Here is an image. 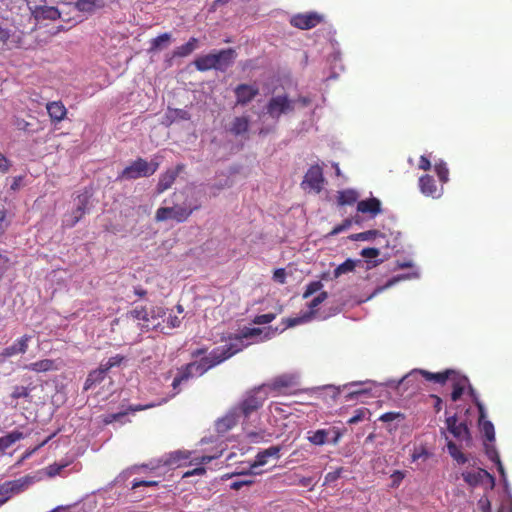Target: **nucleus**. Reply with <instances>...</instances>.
Returning a JSON list of instances; mask_svg holds the SVG:
<instances>
[{
	"instance_id": "f257e3e1",
	"label": "nucleus",
	"mask_w": 512,
	"mask_h": 512,
	"mask_svg": "<svg viewBox=\"0 0 512 512\" xmlns=\"http://www.w3.org/2000/svg\"><path fill=\"white\" fill-rule=\"evenodd\" d=\"M243 345L240 341L230 342L224 346L214 348L208 355L202 357L198 361L190 362L185 366L191 378L194 376H202L208 370L228 360L238 352L242 351Z\"/></svg>"
},
{
	"instance_id": "f03ea898",
	"label": "nucleus",
	"mask_w": 512,
	"mask_h": 512,
	"mask_svg": "<svg viewBox=\"0 0 512 512\" xmlns=\"http://www.w3.org/2000/svg\"><path fill=\"white\" fill-rule=\"evenodd\" d=\"M182 194L185 195L182 205L176 204L172 207H160L156 210L155 220L157 222L174 220L178 223H183L193 212L201 208L202 205L195 190H185Z\"/></svg>"
},
{
	"instance_id": "7ed1b4c3",
	"label": "nucleus",
	"mask_w": 512,
	"mask_h": 512,
	"mask_svg": "<svg viewBox=\"0 0 512 512\" xmlns=\"http://www.w3.org/2000/svg\"><path fill=\"white\" fill-rule=\"evenodd\" d=\"M268 397L266 385H259L245 392L242 399L234 406L243 419V425L248 422L253 413L263 407Z\"/></svg>"
},
{
	"instance_id": "20e7f679",
	"label": "nucleus",
	"mask_w": 512,
	"mask_h": 512,
	"mask_svg": "<svg viewBox=\"0 0 512 512\" xmlns=\"http://www.w3.org/2000/svg\"><path fill=\"white\" fill-rule=\"evenodd\" d=\"M235 58V50L227 48L197 57L194 60V65L200 72L212 69L224 72L232 65Z\"/></svg>"
},
{
	"instance_id": "39448f33",
	"label": "nucleus",
	"mask_w": 512,
	"mask_h": 512,
	"mask_svg": "<svg viewBox=\"0 0 512 512\" xmlns=\"http://www.w3.org/2000/svg\"><path fill=\"white\" fill-rule=\"evenodd\" d=\"M158 167V163H148L145 159L139 157L122 170L117 180H133L141 177H149L158 170Z\"/></svg>"
},
{
	"instance_id": "423d86ee",
	"label": "nucleus",
	"mask_w": 512,
	"mask_h": 512,
	"mask_svg": "<svg viewBox=\"0 0 512 512\" xmlns=\"http://www.w3.org/2000/svg\"><path fill=\"white\" fill-rule=\"evenodd\" d=\"M295 110V101L288 98L287 95H278L272 97L266 106L267 114L275 120H278L282 114H287Z\"/></svg>"
},
{
	"instance_id": "0eeeda50",
	"label": "nucleus",
	"mask_w": 512,
	"mask_h": 512,
	"mask_svg": "<svg viewBox=\"0 0 512 512\" xmlns=\"http://www.w3.org/2000/svg\"><path fill=\"white\" fill-rule=\"evenodd\" d=\"M32 483V477L24 476L19 479L10 480L0 485V496H3L7 501L16 494L26 490Z\"/></svg>"
},
{
	"instance_id": "6e6552de",
	"label": "nucleus",
	"mask_w": 512,
	"mask_h": 512,
	"mask_svg": "<svg viewBox=\"0 0 512 512\" xmlns=\"http://www.w3.org/2000/svg\"><path fill=\"white\" fill-rule=\"evenodd\" d=\"M323 183L324 177L322 168L319 165H313L306 172L301 185L304 189L308 187L316 193H319L322 190Z\"/></svg>"
},
{
	"instance_id": "1a4fd4ad",
	"label": "nucleus",
	"mask_w": 512,
	"mask_h": 512,
	"mask_svg": "<svg viewBox=\"0 0 512 512\" xmlns=\"http://www.w3.org/2000/svg\"><path fill=\"white\" fill-rule=\"evenodd\" d=\"M447 430L460 441H471L469 428L465 422L458 423L457 415H452L445 420Z\"/></svg>"
},
{
	"instance_id": "9d476101",
	"label": "nucleus",
	"mask_w": 512,
	"mask_h": 512,
	"mask_svg": "<svg viewBox=\"0 0 512 512\" xmlns=\"http://www.w3.org/2000/svg\"><path fill=\"white\" fill-rule=\"evenodd\" d=\"M455 370L447 369L442 372L432 373L422 369H415L406 376L403 377L402 381H410L416 374H421L427 381H433L439 384H445L448 382Z\"/></svg>"
},
{
	"instance_id": "9b49d317",
	"label": "nucleus",
	"mask_w": 512,
	"mask_h": 512,
	"mask_svg": "<svg viewBox=\"0 0 512 512\" xmlns=\"http://www.w3.org/2000/svg\"><path fill=\"white\" fill-rule=\"evenodd\" d=\"M184 168V164H177L175 168L167 169L162 173L156 186V192L161 194L170 189Z\"/></svg>"
},
{
	"instance_id": "f8f14e48",
	"label": "nucleus",
	"mask_w": 512,
	"mask_h": 512,
	"mask_svg": "<svg viewBox=\"0 0 512 512\" xmlns=\"http://www.w3.org/2000/svg\"><path fill=\"white\" fill-rule=\"evenodd\" d=\"M242 419L240 414L233 406L222 418L218 419L215 423V429L219 434H225L233 429Z\"/></svg>"
},
{
	"instance_id": "ddd939ff",
	"label": "nucleus",
	"mask_w": 512,
	"mask_h": 512,
	"mask_svg": "<svg viewBox=\"0 0 512 512\" xmlns=\"http://www.w3.org/2000/svg\"><path fill=\"white\" fill-rule=\"evenodd\" d=\"M321 21L322 17L317 13L297 14L292 17L291 25L302 30H308L316 27Z\"/></svg>"
},
{
	"instance_id": "4468645a",
	"label": "nucleus",
	"mask_w": 512,
	"mask_h": 512,
	"mask_svg": "<svg viewBox=\"0 0 512 512\" xmlns=\"http://www.w3.org/2000/svg\"><path fill=\"white\" fill-rule=\"evenodd\" d=\"M463 480L471 487H475L483 482L484 479H489L491 487L494 486V477L484 469H477L474 471H465L462 473Z\"/></svg>"
},
{
	"instance_id": "2eb2a0df",
	"label": "nucleus",
	"mask_w": 512,
	"mask_h": 512,
	"mask_svg": "<svg viewBox=\"0 0 512 512\" xmlns=\"http://www.w3.org/2000/svg\"><path fill=\"white\" fill-rule=\"evenodd\" d=\"M234 92L237 104L246 105L258 95L259 89L253 85L239 84Z\"/></svg>"
},
{
	"instance_id": "dca6fc26",
	"label": "nucleus",
	"mask_w": 512,
	"mask_h": 512,
	"mask_svg": "<svg viewBox=\"0 0 512 512\" xmlns=\"http://www.w3.org/2000/svg\"><path fill=\"white\" fill-rule=\"evenodd\" d=\"M126 317L128 319H132L134 321H138V326L141 330H150L152 328H155L159 325V323H151L148 313L144 308H135L131 311H129L126 314Z\"/></svg>"
},
{
	"instance_id": "f3484780",
	"label": "nucleus",
	"mask_w": 512,
	"mask_h": 512,
	"mask_svg": "<svg viewBox=\"0 0 512 512\" xmlns=\"http://www.w3.org/2000/svg\"><path fill=\"white\" fill-rule=\"evenodd\" d=\"M449 382L453 388L451 399L452 401H458L463 395L466 386L469 384V380L466 376L461 375L457 371H454Z\"/></svg>"
},
{
	"instance_id": "a211bd4d",
	"label": "nucleus",
	"mask_w": 512,
	"mask_h": 512,
	"mask_svg": "<svg viewBox=\"0 0 512 512\" xmlns=\"http://www.w3.org/2000/svg\"><path fill=\"white\" fill-rule=\"evenodd\" d=\"M0 43L8 49L18 48L22 43V35L17 31H12L0 26Z\"/></svg>"
},
{
	"instance_id": "6ab92c4d",
	"label": "nucleus",
	"mask_w": 512,
	"mask_h": 512,
	"mask_svg": "<svg viewBox=\"0 0 512 512\" xmlns=\"http://www.w3.org/2000/svg\"><path fill=\"white\" fill-rule=\"evenodd\" d=\"M357 211L362 214H369L370 217L374 218L382 212L381 201L375 197L358 201Z\"/></svg>"
},
{
	"instance_id": "aec40b11",
	"label": "nucleus",
	"mask_w": 512,
	"mask_h": 512,
	"mask_svg": "<svg viewBox=\"0 0 512 512\" xmlns=\"http://www.w3.org/2000/svg\"><path fill=\"white\" fill-rule=\"evenodd\" d=\"M419 188L425 196L438 198L441 195V189H438L435 179L431 175H423L419 178Z\"/></svg>"
},
{
	"instance_id": "412c9836",
	"label": "nucleus",
	"mask_w": 512,
	"mask_h": 512,
	"mask_svg": "<svg viewBox=\"0 0 512 512\" xmlns=\"http://www.w3.org/2000/svg\"><path fill=\"white\" fill-rule=\"evenodd\" d=\"M281 451L280 446H271L267 449H264L257 453L255 456V460L250 465L251 470H255L257 467L263 466L268 463V459L273 457L278 459L280 457L279 453Z\"/></svg>"
},
{
	"instance_id": "4be33fe9",
	"label": "nucleus",
	"mask_w": 512,
	"mask_h": 512,
	"mask_svg": "<svg viewBox=\"0 0 512 512\" xmlns=\"http://www.w3.org/2000/svg\"><path fill=\"white\" fill-rule=\"evenodd\" d=\"M32 339L31 335L25 334L17 339L12 345L4 349V355L8 357L15 356L17 354H24L29 346V342Z\"/></svg>"
},
{
	"instance_id": "5701e85b",
	"label": "nucleus",
	"mask_w": 512,
	"mask_h": 512,
	"mask_svg": "<svg viewBox=\"0 0 512 512\" xmlns=\"http://www.w3.org/2000/svg\"><path fill=\"white\" fill-rule=\"evenodd\" d=\"M46 109L52 122H61L67 115V109L61 101L48 102Z\"/></svg>"
},
{
	"instance_id": "b1692460",
	"label": "nucleus",
	"mask_w": 512,
	"mask_h": 512,
	"mask_svg": "<svg viewBox=\"0 0 512 512\" xmlns=\"http://www.w3.org/2000/svg\"><path fill=\"white\" fill-rule=\"evenodd\" d=\"M155 404H147V405H131L128 407L127 410L125 411H121V412H118V413H111V414H108L104 417L103 419V422L105 424H111L113 422H116V421H120L123 417H125L129 412H137V411H142V410H146V409H149V408H152L154 407Z\"/></svg>"
},
{
	"instance_id": "393cba45",
	"label": "nucleus",
	"mask_w": 512,
	"mask_h": 512,
	"mask_svg": "<svg viewBox=\"0 0 512 512\" xmlns=\"http://www.w3.org/2000/svg\"><path fill=\"white\" fill-rule=\"evenodd\" d=\"M476 406L479 411V421L481 425V430L489 442H493L495 440V431H494V425L490 421H483L485 417V410L483 405L480 402H476Z\"/></svg>"
},
{
	"instance_id": "a878e982",
	"label": "nucleus",
	"mask_w": 512,
	"mask_h": 512,
	"mask_svg": "<svg viewBox=\"0 0 512 512\" xmlns=\"http://www.w3.org/2000/svg\"><path fill=\"white\" fill-rule=\"evenodd\" d=\"M107 371L106 369L100 364V366L91 371L84 383L83 389L85 391L95 387L96 385L100 384L106 377Z\"/></svg>"
},
{
	"instance_id": "bb28decb",
	"label": "nucleus",
	"mask_w": 512,
	"mask_h": 512,
	"mask_svg": "<svg viewBox=\"0 0 512 512\" xmlns=\"http://www.w3.org/2000/svg\"><path fill=\"white\" fill-rule=\"evenodd\" d=\"M295 378L292 375H279L275 377L271 382L265 384L266 390L281 391L282 389L289 388L294 384Z\"/></svg>"
},
{
	"instance_id": "cd10ccee",
	"label": "nucleus",
	"mask_w": 512,
	"mask_h": 512,
	"mask_svg": "<svg viewBox=\"0 0 512 512\" xmlns=\"http://www.w3.org/2000/svg\"><path fill=\"white\" fill-rule=\"evenodd\" d=\"M334 434L335 435V428L332 429H319L314 432H308V441L312 443L313 445L321 446L327 443L328 437Z\"/></svg>"
},
{
	"instance_id": "c85d7f7f",
	"label": "nucleus",
	"mask_w": 512,
	"mask_h": 512,
	"mask_svg": "<svg viewBox=\"0 0 512 512\" xmlns=\"http://www.w3.org/2000/svg\"><path fill=\"white\" fill-rule=\"evenodd\" d=\"M23 369L33 372H47L55 369V362L52 359H43L23 366Z\"/></svg>"
},
{
	"instance_id": "c756f323",
	"label": "nucleus",
	"mask_w": 512,
	"mask_h": 512,
	"mask_svg": "<svg viewBox=\"0 0 512 512\" xmlns=\"http://www.w3.org/2000/svg\"><path fill=\"white\" fill-rule=\"evenodd\" d=\"M24 437L25 435L18 430H14L0 437V452H4L6 449L11 447L15 442L23 439Z\"/></svg>"
},
{
	"instance_id": "7c9ffc66",
	"label": "nucleus",
	"mask_w": 512,
	"mask_h": 512,
	"mask_svg": "<svg viewBox=\"0 0 512 512\" xmlns=\"http://www.w3.org/2000/svg\"><path fill=\"white\" fill-rule=\"evenodd\" d=\"M359 194L353 189H346L338 192L337 203L341 206L353 205L358 201Z\"/></svg>"
},
{
	"instance_id": "2f4dec72",
	"label": "nucleus",
	"mask_w": 512,
	"mask_h": 512,
	"mask_svg": "<svg viewBox=\"0 0 512 512\" xmlns=\"http://www.w3.org/2000/svg\"><path fill=\"white\" fill-rule=\"evenodd\" d=\"M257 472L255 470H251L249 473H244L239 475L241 478L233 481L230 484V488L232 490H240L244 486H251L255 483V475Z\"/></svg>"
},
{
	"instance_id": "473e14b6",
	"label": "nucleus",
	"mask_w": 512,
	"mask_h": 512,
	"mask_svg": "<svg viewBox=\"0 0 512 512\" xmlns=\"http://www.w3.org/2000/svg\"><path fill=\"white\" fill-rule=\"evenodd\" d=\"M79 204L76 209L72 213V220L68 224V226L73 227L76 223L85 215L86 207L88 204V197L86 195H82L78 197Z\"/></svg>"
},
{
	"instance_id": "72a5a7b5",
	"label": "nucleus",
	"mask_w": 512,
	"mask_h": 512,
	"mask_svg": "<svg viewBox=\"0 0 512 512\" xmlns=\"http://www.w3.org/2000/svg\"><path fill=\"white\" fill-rule=\"evenodd\" d=\"M249 128V119L246 116L235 117L231 127L230 132L236 136L242 135L248 131Z\"/></svg>"
},
{
	"instance_id": "f704fd0d",
	"label": "nucleus",
	"mask_w": 512,
	"mask_h": 512,
	"mask_svg": "<svg viewBox=\"0 0 512 512\" xmlns=\"http://www.w3.org/2000/svg\"><path fill=\"white\" fill-rule=\"evenodd\" d=\"M197 45H198V39L195 37H191L187 43L177 47L174 50L173 56L174 57H186V56L190 55L197 48Z\"/></svg>"
},
{
	"instance_id": "c9c22d12",
	"label": "nucleus",
	"mask_w": 512,
	"mask_h": 512,
	"mask_svg": "<svg viewBox=\"0 0 512 512\" xmlns=\"http://www.w3.org/2000/svg\"><path fill=\"white\" fill-rule=\"evenodd\" d=\"M189 457L190 452L176 451L168 456V458L165 460V464L179 467L183 464V461L189 459Z\"/></svg>"
},
{
	"instance_id": "e433bc0d",
	"label": "nucleus",
	"mask_w": 512,
	"mask_h": 512,
	"mask_svg": "<svg viewBox=\"0 0 512 512\" xmlns=\"http://www.w3.org/2000/svg\"><path fill=\"white\" fill-rule=\"evenodd\" d=\"M357 262L358 261H355L352 259L345 260L343 263H341L334 269V271H333L334 278H338L343 274L352 272L355 269Z\"/></svg>"
},
{
	"instance_id": "4c0bfd02",
	"label": "nucleus",
	"mask_w": 512,
	"mask_h": 512,
	"mask_svg": "<svg viewBox=\"0 0 512 512\" xmlns=\"http://www.w3.org/2000/svg\"><path fill=\"white\" fill-rule=\"evenodd\" d=\"M485 453L487 455V457L495 462L497 464V467H498V471L501 473V474H504V468H503V465L501 463V460H500V457H499V454L495 448L494 445L492 444H485Z\"/></svg>"
},
{
	"instance_id": "58836bf2",
	"label": "nucleus",
	"mask_w": 512,
	"mask_h": 512,
	"mask_svg": "<svg viewBox=\"0 0 512 512\" xmlns=\"http://www.w3.org/2000/svg\"><path fill=\"white\" fill-rule=\"evenodd\" d=\"M447 449L450 456L460 464L467 462V457L459 450L458 446L451 440L447 442Z\"/></svg>"
},
{
	"instance_id": "ea45409f",
	"label": "nucleus",
	"mask_w": 512,
	"mask_h": 512,
	"mask_svg": "<svg viewBox=\"0 0 512 512\" xmlns=\"http://www.w3.org/2000/svg\"><path fill=\"white\" fill-rule=\"evenodd\" d=\"M261 333H262V330L260 328H244L241 331L240 335H236L235 337L230 338V339L233 340L232 342L240 341L241 344L244 346V343H243L244 338L245 339L253 338V337L261 335Z\"/></svg>"
},
{
	"instance_id": "a19ab883",
	"label": "nucleus",
	"mask_w": 512,
	"mask_h": 512,
	"mask_svg": "<svg viewBox=\"0 0 512 512\" xmlns=\"http://www.w3.org/2000/svg\"><path fill=\"white\" fill-rule=\"evenodd\" d=\"M166 118L173 122L175 120H189L190 119V113L187 110L184 109H168V112L166 114Z\"/></svg>"
},
{
	"instance_id": "79ce46f5",
	"label": "nucleus",
	"mask_w": 512,
	"mask_h": 512,
	"mask_svg": "<svg viewBox=\"0 0 512 512\" xmlns=\"http://www.w3.org/2000/svg\"><path fill=\"white\" fill-rule=\"evenodd\" d=\"M170 40L171 34L169 33H163L159 35L158 37L151 40L150 51L160 50L163 47V45L168 44Z\"/></svg>"
},
{
	"instance_id": "37998d69",
	"label": "nucleus",
	"mask_w": 512,
	"mask_h": 512,
	"mask_svg": "<svg viewBox=\"0 0 512 512\" xmlns=\"http://www.w3.org/2000/svg\"><path fill=\"white\" fill-rule=\"evenodd\" d=\"M360 223V220H359V217L356 216L354 218H347L345 219L341 224H338L336 225L332 231L330 232V235H337L343 231H346L347 229H349L352 225V223Z\"/></svg>"
},
{
	"instance_id": "c03bdc74",
	"label": "nucleus",
	"mask_w": 512,
	"mask_h": 512,
	"mask_svg": "<svg viewBox=\"0 0 512 512\" xmlns=\"http://www.w3.org/2000/svg\"><path fill=\"white\" fill-rule=\"evenodd\" d=\"M435 172L442 183H446L449 180V170L444 161H439L434 166Z\"/></svg>"
},
{
	"instance_id": "a18cd8bd",
	"label": "nucleus",
	"mask_w": 512,
	"mask_h": 512,
	"mask_svg": "<svg viewBox=\"0 0 512 512\" xmlns=\"http://www.w3.org/2000/svg\"><path fill=\"white\" fill-rule=\"evenodd\" d=\"M378 235H380V232L378 230H368L352 234L349 236V238L353 241H368L374 239Z\"/></svg>"
},
{
	"instance_id": "49530a36",
	"label": "nucleus",
	"mask_w": 512,
	"mask_h": 512,
	"mask_svg": "<svg viewBox=\"0 0 512 512\" xmlns=\"http://www.w3.org/2000/svg\"><path fill=\"white\" fill-rule=\"evenodd\" d=\"M190 378H191V376H190L189 372L186 370L185 366H182L178 370V374L174 377V379L172 381V387L174 389H177L182 382L187 381Z\"/></svg>"
},
{
	"instance_id": "de8ad7c7",
	"label": "nucleus",
	"mask_w": 512,
	"mask_h": 512,
	"mask_svg": "<svg viewBox=\"0 0 512 512\" xmlns=\"http://www.w3.org/2000/svg\"><path fill=\"white\" fill-rule=\"evenodd\" d=\"M367 415H370V411L368 408L362 407L355 411V414L347 421L348 424H356L366 418Z\"/></svg>"
},
{
	"instance_id": "09e8293b",
	"label": "nucleus",
	"mask_w": 512,
	"mask_h": 512,
	"mask_svg": "<svg viewBox=\"0 0 512 512\" xmlns=\"http://www.w3.org/2000/svg\"><path fill=\"white\" fill-rule=\"evenodd\" d=\"M323 288V284L321 281H312L307 286L303 293V298L307 299L314 293L320 291Z\"/></svg>"
},
{
	"instance_id": "8fccbe9b",
	"label": "nucleus",
	"mask_w": 512,
	"mask_h": 512,
	"mask_svg": "<svg viewBox=\"0 0 512 512\" xmlns=\"http://www.w3.org/2000/svg\"><path fill=\"white\" fill-rule=\"evenodd\" d=\"M75 5L81 12H93L95 9V0H77Z\"/></svg>"
},
{
	"instance_id": "3c124183",
	"label": "nucleus",
	"mask_w": 512,
	"mask_h": 512,
	"mask_svg": "<svg viewBox=\"0 0 512 512\" xmlns=\"http://www.w3.org/2000/svg\"><path fill=\"white\" fill-rule=\"evenodd\" d=\"M124 360V356L121 355H115L113 357H110L107 362L101 363V365L106 369L108 372L111 368L120 366L121 363Z\"/></svg>"
},
{
	"instance_id": "603ef678",
	"label": "nucleus",
	"mask_w": 512,
	"mask_h": 512,
	"mask_svg": "<svg viewBox=\"0 0 512 512\" xmlns=\"http://www.w3.org/2000/svg\"><path fill=\"white\" fill-rule=\"evenodd\" d=\"M30 395V389L25 386H15L11 393L13 399L27 398Z\"/></svg>"
},
{
	"instance_id": "864d4df0",
	"label": "nucleus",
	"mask_w": 512,
	"mask_h": 512,
	"mask_svg": "<svg viewBox=\"0 0 512 512\" xmlns=\"http://www.w3.org/2000/svg\"><path fill=\"white\" fill-rule=\"evenodd\" d=\"M328 298V293L326 291H322L316 296L314 299L310 301L308 304L309 309L311 310V313H313V310L318 307L321 303H323Z\"/></svg>"
},
{
	"instance_id": "5fc2aeb1",
	"label": "nucleus",
	"mask_w": 512,
	"mask_h": 512,
	"mask_svg": "<svg viewBox=\"0 0 512 512\" xmlns=\"http://www.w3.org/2000/svg\"><path fill=\"white\" fill-rule=\"evenodd\" d=\"M310 318V314L304 315L303 317H294V318H286L283 320V323L285 324V328L294 327L298 324H301L305 321H307Z\"/></svg>"
},
{
	"instance_id": "6e6d98bb",
	"label": "nucleus",
	"mask_w": 512,
	"mask_h": 512,
	"mask_svg": "<svg viewBox=\"0 0 512 512\" xmlns=\"http://www.w3.org/2000/svg\"><path fill=\"white\" fill-rule=\"evenodd\" d=\"M275 317L276 315L274 313L256 315L253 319V323L257 325L268 324L272 322Z\"/></svg>"
},
{
	"instance_id": "4d7b16f0",
	"label": "nucleus",
	"mask_w": 512,
	"mask_h": 512,
	"mask_svg": "<svg viewBox=\"0 0 512 512\" xmlns=\"http://www.w3.org/2000/svg\"><path fill=\"white\" fill-rule=\"evenodd\" d=\"M342 472H343V468L339 467L336 470L327 473L325 475V479H324V484L323 485L331 484V483L337 481L341 477Z\"/></svg>"
},
{
	"instance_id": "13d9d810",
	"label": "nucleus",
	"mask_w": 512,
	"mask_h": 512,
	"mask_svg": "<svg viewBox=\"0 0 512 512\" xmlns=\"http://www.w3.org/2000/svg\"><path fill=\"white\" fill-rule=\"evenodd\" d=\"M41 15L43 18L55 20L60 16V13L55 7H45L41 10Z\"/></svg>"
},
{
	"instance_id": "bf43d9fd",
	"label": "nucleus",
	"mask_w": 512,
	"mask_h": 512,
	"mask_svg": "<svg viewBox=\"0 0 512 512\" xmlns=\"http://www.w3.org/2000/svg\"><path fill=\"white\" fill-rule=\"evenodd\" d=\"M67 466V464H51L47 467V475L49 477H54L56 475H59L61 471Z\"/></svg>"
},
{
	"instance_id": "052dcab7",
	"label": "nucleus",
	"mask_w": 512,
	"mask_h": 512,
	"mask_svg": "<svg viewBox=\"0 0 512 512\" xmlns=\"http://www.w3.org/2000/svg\"><path fill=\"white\" fill-rule=\"evenodd\" d=\"M287 273L284 268H278L273 273V280L279 284H285Z\"/></svg>"
},
{
	"instance_id": "680f3d73",
	"label": "nucleus",
	"mask_w": 512,
	"mask_h": 512,
	"mask_svg": "<svg viewBox=\"0 0 512 512\" xmlns=\"http://www.w3.org/2000/svg\"><path fill=\"white\" fill-rule=\"evenodd\" d=\"M477 505L481 512H491V502L486 495L478 500Z\"/></svg>"
},
{
	"instance_id": "e2e57ef3",
	"label": "nucleus",
	"mask_w": 512,
	"mask_h": 512,
	"mask_svg": "<svg viewBox=\"0 0 512 512\" xmlns=\"http://www.w3.org/2000/svg\"><path fill=\"white\" fill-rule=\"evenodd\" d=\"M360 254L362 257H364L366 259H372V258H376L380 255V250L377 248L369 247V248L362 249Z\"/></svg>"
},
{
	"instance_id": "0e129e2a",
	"label": "nucleus",
	"mask_w": 512,
	"mask_h": 512,
	"mask_svg": "<svg viewBox=\"0 0 512 512\" xmlns=\"http://www.w3.org/2000/svg\"><path fill=\"white\" fill-rule=\"evenodd\" d=\"M9 267H10V259L5 255L0 254V279L3 277L5 272L9 269Z\"/></svg>"
},
{
	"instance_id": "69168bd1",
	"label": "nucleus",
	"mask_w": 512,
	"mask_h": 512,
	"mask_svg": "<svg viewBox=\"0 0 512 512\" xmlns=\"http://www.w3.org/2000/svg\"><path fill=\"white\" fill-rule=\"evenodd\" d=\"M51 439V436L47 437L43 442H41L39 445H37L36 447H34L33 449H30V450H27L25 451V453L23 454L20 462L28 459L32 454H34L38 449H40L41 447H43L45 444L48 443V441Z\"/></svg>"
},
{
	"instance_id": "338daca9",
	"label": "nucleus",
	"mask_w": 512,
	"mask_h": 512,
	"mask_svg": "<svg viewBox=\"0 0 512 512\" xmlns=\"http://www.w3.org/2000/svg\"><path fill=\"white\" fill-rule=\"evenodd\" d=\"M400 417H403V415L399 412H387L382 414L379 417V420L382 422H391Z\"/></svg>"
},
{
	"instance_id": "774afa93",
	"label": "nucleus",
	"mask_w": 512,
	"mask_h": 512,
	"mask_svg": "<svg viewBox=\"0 0 512 512\" xmlns=\"http://www.w3.org/2000/svg\"><path fill=\"white\" fill-rule=\"evenodd\" d=\"M169 328H177L181 324V318L176 315H169L166 319Z\"/></svg>"
}]
</instances>
